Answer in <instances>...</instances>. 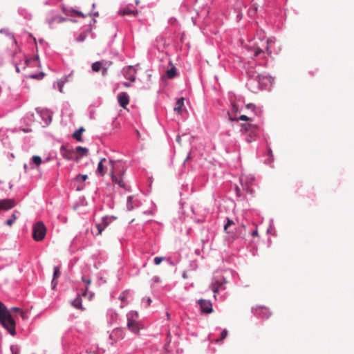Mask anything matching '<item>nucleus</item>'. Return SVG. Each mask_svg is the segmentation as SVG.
I'll use <instances>...</instances> for the list:
<instances>
[{"instance_id": "f257e3e1", "label": "nucleus", "mask_w": 354, "mask_h": 354, "mask_svg": "<svg viewBox=\"0 0 354 354\" xmlns=\"http://www.w3.org/2000/svg\"><path fill=\"white\" fill-rule=\"evenodd\" d=\"M21 310L17 307H12L8 310L6 306L0 301V324L12 336L15 335V322L11 315L12 312L19 313Z\"/></svg>"}, {"instance_id": "f03ea898", "label": "nucleus", "mask_w": 354, "mask_h": 354, "mask_svg": "<svg viewBox=\"0 0 354 354\" xmlns=\"http://www.w3.org/2000/svg\"><path fill=\"white\" fill-rule=\"evenodd\" d=\"M115 161L110 160L109 162L110 167V175L112 179V181L115 184H118L120 187L124 188L125 183L123 180L124 171H120V176H117L115 167Z\"/></svg>"}, {"instance_id": "7ed1b4c3", "label": "nucleus", "mask_w": 354, "mask_h": 354, "mask_svg": "<svg viewBox=\"0 0 354 354\" xmlns=\"http://www.w3.org/2000/svg\"><path fill=\"white\" fill-rule=\"evenodd\" d=\"M46 228L44 223L39 221L36 223L32 227V237L36 241H41L45 237Z\"/></svg>"}, {"instance_id": "20e7f679", "label": "nucleus", "mask_w": 354, "mask_h": 354, "mask_svg": "<svg viewBox=\"0 0 354 354\" xmlns=\"http://www.w3.org/2000/svg\"><path fill=\"white\" fill-rule=\"evenodd\" d=\"M82 297H87L88 300H91L93 297V293L88 292V288H86L84 291L82 293V295L78 294L77 297L72 301L71 305L81 310H84L85 308L82 306Z\"/></svg>"}, {"instance_id": "39448f33", "label": "nucleus", "mask_w": 354, "mask_h": 354, "mask_svg": "<svg viewBox=\"0 0 354 354\" xmlns=\"http://www.w3.org/2000/svg\"><path fill=\"white\" fill-rule=\"evenodd\" d=\"M242 129L247 133H249V135L246 137V141L248 142H252L254 139L253 137L257 136L258 128L256 125L252 124H242Z\"/></svg>"}, {"instance_id": "423d86ee", "label": "nucleus", "mask_w": 354, "mask_h": 354, "mask_svg": "<svg viewBox=\"0 0 354 354\" xmlns=\"http://www.w3.org/2000/svg\"><path fill=\"white\" fill-rule=\"evenodd\" d=\"M127 328L129 330L134 333H138L141 328L140 324L133 319L130 314L127 315Z\"/></svg>"}, {"instance_id": "0eeeda50", "label": "nucleus", "mask_w": 354, "mask_h": 354, "mask_svg": "<svg viewBox=\"0 0 354 354\" xmlns=\"http://www.w3.org/2000/svg\"><path fill=\"white\" fill-rule=\"evenodd\" d=\"M201 310L204 313H211L213 311L212 304L209 301L205 299H200L198 301Z\"/></svg>"}, {"instance_id": "6e6552de", "label": "nucleus", "mask_w": 354, "mask_h": 354, "mask_svg": "<svg viewBox=\"0 0 354 354\" xmlns=\"http://www.w3.org/2000/svg\"><path fill=\"white\" fill-rule=\"evenodd\" d=\"M225 283V280L224 279H223V278L218 279L216 277H214L212 280L211 288H212V291L215 294H216L219 291L220 288ZM214 297L215 298L216 297V295H214Z\"/></svg>"}, {"instance_id": "1a4fd4ad", "label": "nucleus", "mask_w": 354, "mask_h": 354, "mask_svg": "<svg viewBox=\"0 0 354 354\" xmlns=\"http://www.w3.org/2000/svg\"><path fill=\"white\" fill-rule=\"evenodd\" d=\"M124 76L133 82L136 80V70L131 66H129L123 69Z\"/></svg>"}, {"instance_id": "9d476101", "label": "nucleus", "mask_w": 354, "mask_h": 354, "mask_svg": "<svg viewBox=\"0 0 354 354\" xmlns=\"http://www.w3.org/2000/svg\"><path fill=\"white\" fill-rule=\"evenodd\" d=\"M15 205L16 203L14 199L0 200V210H8Z\"/></svg>"}, {"instance_id": "9b49d317", "label": "nucleus", "mask_w": 354, "mask_h": 354, "mask_svg": "<svg viewBox=\"0 0 354 354\" xmlns=\"http://www.w3.org/2000/svg\"><path fill=\"white\" fill-rule=\"evenodd\" d=\"M118 100L120 105L124 109H126L127 106L129 103V97L127 93L122 92L118 95Z\"/></svg>"}, {"instance_id": "f8f14e48", "label": "nucleus", "mask_w": 354, "mask_h": 354, "mask_svg": "<svg viewBox=\"0 0 354 354\" xmlns=\"http://www.w3.org/2000/svg\"><path fill=\"white\" fill-rule=\"evenodd\" d=\"M123 331L120 328L115 329L110 335V339L116 342L119 339H123Z\"/></svg>"}, {"instance_id": "ddd939ff", "label": "nucleus", "mask_w": 354, "mask_h": 354, "mask_svg": "<svg viewBox=\"0 0 354 354\" xmlns=\"http://www.w3.org/2000/svg\"><path fill=\"white\" fill-rule=\"evenodd\" d=\"M257 78L259 84L263 85L264 86H267L268 83L270 84H272V79L270 76L259 74L257 75Z\"/></svg>"}, {"instance_id": "4468645a", "label": "nucleus", "mask_w": 354, "mask_h": 354, "mask_svg": "<svg viewBox=\"0 0 354 354\" xmlns=\"http://www.w3.org/2000/svg\"><path fill=\"white\" fill-rule=\"evenodd\" d=\"M256 313L261 316L262 317L268 318L271 315V313L269 312L268 309L264 307H259L255 309Z\"/></svg>"}, {"instance_id": "2eb2a0df", "label": "nucleus", "mask_w": 354, "mask_h": 354, "mask_svg": "<svg viewBox=\"0 0 354 354\" xmlns=\"http://www.w3.org/2000/svg\"><path fill=\"white\" fill-rule=\"evenodd\" d=\"M106 158H102L100 160V162L98 163V165H97L96 173L97 174H99L100 176H103L105 174V172L104 171V165H103V163L104 162H106Z\"/></svg>"}, {"instance_id": "dca6fc26", "label": "nucleus", "mask_w": 354, "mask_h": 354, "mask_svg": "<svg viewBox=\"0 0 354 354\" xmlns=\"http://www.w3.org/2000/svg\"><path fill=\"white\" fill-rule=\"evenodd\" d=\"M107 226V223L104 219H102V222L100 223H97L95 227L97 230V232L95 234L96 236L102 234V231Z\"/></svg>"}, {"instance_id": "f3484780", "label": "nucleus", "mask_w": 354, "mask_h": 354, "mask_svg": "<svg viewBox=\"0 0 354 354\" xmlns=\"http://www.w3.org/2000/svg\"><path fill=\"white\" fill-rule=\"evenodd\" d=\"M107 226V223L104 219H102V222L100 223H97L95 227L97 230V232L95 234L96 236L102 234V231Z\"/></svg>"}, {"instance_id": "a211bd4d", "label": "nucleus", "mask_w": 354, "mask_h": 354, "mask_svg": "<svg viewBox=\"0 0 354 354\" xmlns=\"http://www.w3.org/2000/svg\"><path fill=\"white\" fill-rule=\"evenodd\" d=\"M75 152L77 153H78L80 156V158H81V157L86 156L88 155V149L85 147L78 146L75 148Z\"/></svg>"}, {"instance_id": "6ab92c4d", "label": "nucleus", "mask_w": 354, "mask_h": 354, "mask_svg": "<svg viewBox=\"0 0 354 354\" xmlns=\"http://www.w3.org/2000/svg\"><path fill=\"white\" fill-rule=\"evenodd\" d=\"M138 14V10H131L129 8H124L122 10L119 11V15L121 16L133 15L135 17Z\"/></svg>"}, {"instance_id": "aec40b11", "label": "nucleus", "mask_w": 354, "mask_h": 354, "mask_svg": "<svg viewBox=\"0 0 354 354\" xmlns=\"http://www.w3.org/2000/svg\"><path fill=\"white\" fill-rule=\"evenodd\" d=\"M85 131L83 127H80L77 131H75L73 134V138L79 142L82 141V133Z\"/></svg>"}, {"instance_id": "412c9836", "label": "nucleus", "mask_w": 354, "mask_h": 354, "mask_svg": "<svg viewBox=\"0 0 354 354\" xmlns=\"http://www.w3.org/2000/svg\"><path fill=\"white\" fill-rule=\"evenodd\" d=\"M176 75V68L174 66H171V68L166 71V76L169 79H172Z\"/></svg>"}, {"instance_id": "4be33fe9", "label": "nucleus", "mask_w": 354, "mask_h": 354, "mask_svg": "<svg viewBox=\"0 0 354 354\" xmlns=\"http://www.w3.org/2000/svg\"><path fill=\"white\" fill-rule=\"evenodd\" d=\"M66 20V19L62 16H55L54 17H53L51 19L49 20V26H52L53 24L55 23V22H57V23H62L63 21H64Z\"/></svg>"}, {"instance_id": "5701e85b", "label": "nucleus", "mask_w": 354, "mask_h": 354, "mask_svg": "<svg viewBox=\"0 0 354 354\" xmlns=\"http://www.w3.org/2000/svg\"><path fill=\"white\" fill-rule=\"evenodd\" d=\"M184 100H185L184 97H180V99L178 100V101L176 102V106L174 107V110L176 112H177V113L180 112V110L184 105Z\"/></svg>"}, {"instance_id": "b1692460", "label": "nucleus", "mask_w": 354, "mask_h": 354, "mask_svg": "<svg viewBox=\"0 0 354 354\" xmlns=\"http://www.w3.org/2000/svg\"><path fill=\"white\" fill-rule=\"evenodd\" d=\"M229 117H230V120L232 121H237L239 120H243V121H251L252 120L251 118H250L249 117H248L245 115H242L239 118H237L236 117H232V114H229Z\"/></svg>"}, {"instance_id": "393cba45", "label": "nucleus", "mask_w": 354, "mask_h": 354, "mask_svg": "<svg viewBox=\"0 0 354 354\" xmlns=\"http://www.w3.org/2000/svg\"><path fill=\"white\" fill-rule=\"evenodd\" d=\"M60 274L59 269L57 266L54 267V272H53V279L52 281V284L53 285V287H55L57 285V283L55 281V279L59 277Z\"/></svg>"}, {"instance_id": "a878e982", "label": "nucleus", "mask_w": 354, "mask_h": 354, "mask_svg": "<svg viewBox=\"0 0 354 354\" xmlns=\"http://www.w3.org/2000/svg\"><path fill=\"white\" fill-rule=\"evenodd\" d=\"M103 64L102 62H96L92 64V70L94 72H98L102 68Z\"/></svg>"}, {"instance_id": "bb28decb", "label": "nucleus", "mask_w": 354, "mask_h": 354, "mask_svg": "<svg viewBox=\"0 0 354 354\" xmlns=\"http://www.w3.org/2000/svg\"><path fill=\"white\" fill-rule=\"evenodd\" d=\"M129 295V290H127L123 291L120 295V299L121 300V301L123 303L126 302Z\"/></svg>"}, {"instance_id": "cd10ccee", "label": "nucleus", "mask_w": 354, "mask_h": 354, "mask_svg": "<svg viewBox=\"0 0 354 354\" xmlns=\"http://www.w3.org/2000/svg\"><path fill=\"white\" fill-rule=\"evenodd\" d=\"M227 334H228V331L227 329H224L222 330L221 333V337L219 339H217L216 340V342H218L220 341H223L224 339L226 338V337L227 336Z\"/></svg>"}, {"instance_id": "c85d7f7f", "label": "nucleus", "mask_w": 354, "mask_h": 354, "mask_svg": "<svg viewBox=\"0 0 354 354\" xmlns=\"http://www.w3.org/2000/svg\"><path fill=\"white\" fill-rule=\"evenodd\" d=\"M272 44H274V41L272 39H268L267 40L266 52L269 55L272 54V51L270 50V46Z\"/></svg>"}, {"instance_id": "c756f323", "label": "nucleus", "mask_w": 354, "mask_h": 354, "mask_svg": "<svg viewBox=\"0 0 354 354\" xmlns=\"http://www.w3.org/2000/svg\"><path fill=\"white\" fill-rule=\"evenodd\" d=\"M32 161L36 165H39L42 162L41 158L39 156H33L32 158Z\"/></svg>"}, {"instance_id": "7c9ffc66", "label": "nucleus", "mask_w": 354, "mask_h": 354, "mask_svg": "<svg viewBox=\"0 0 354 354\" xmlns=\"http://www.w3.org/2000/svg\"><path fill=\"white\" fill-rule=\"evenodd\" d=\"M88 178L87 175L85 174H79L75 178V180L77 182H83L85 181Z\"/></svg>"}, {"instance_id": "2f4dec72", "label": "nucleus", "mask_w": 354, "mask_h": 354, "mask_svg": "<svg viewBox=\"0 0 354 354\" xmlns=\"http://www.w3.org/2000/svg\"><path fill=\"white\" fill-rule=\"evenodd\" d=\"M17 219V216L15 213H13L11 216V218L6 221V224L9 226H11Z\"/></svg>"}, {"instance_id": "473e14b6", "label": "nucleus", "mask_w": 354, "mask_h": 354, "mask_svg": "<svg viewBox=\"0 0 354 354\" xmlns=\"http://www.w3.org/2000/svg\"><path fill=\"white\" fill-rule=\"evenodd\" d=\"M66 81H67V80H66V78H65L64 80H61L57 82V87H58L59 92L63 93V86H64V82Z\"/></svg>"}, {"instance_id": "72a5a7b5", "label": "nucleus", "mask_w": 354, "mask_h": 354, "mask_svg": "<svg viewBox=\"0 0 354 354\" xmlns=\"http://www.w3.org/2000/svg\"><path fill=\"white\" fill-rule=\"evenodd\" d=\"M238 111H239V109H238L237 106L236 104H232V113H229L228 115L232 114V117H236Z\"/></svg>"}, {"instance_id": "f704fd0d", "label": "nucleus", "mask_w": 354, "mask_h": 354, "mask_svg": "<svg viewBox=\"0 0 354 354\" xmlns=\"http://www.w3.org/2000/svg\"><path fill=\"white\" fill-rule=\"evenodd\" d=\"M61 150L63 151L64 150L65 151V153H63V156L66 158V159H68V160H71L72 158L69 156V153H70V151H67L64 146H62L61 147Z\"/></svg>"}, {"instance_id": "c9c22d12", "label": "nucleus", "mask_w": 354, "mask_h": 354, "mask_svg": "<svg viewBox=\"0 0 354 354\" xmlns=\"http://www.w3.org/2000/svg\"><path fill=\"white\" fill-rule=\"evenodd\" d=\"M234 225V222H233V221L230 220V218H227V223H226V224L224 225V230H225L226 232L229 233V232L227 231V228H228L230 225Z\"/></svg>"}, {"instance_id": "e433bc0d", "label": "nucleus", "mask_w": 354, "mask_h": 354, "mask_svg": "<svg viewBox=\"0 0 354 354\" xmlns=\"http://www.w3.org/2000/svg\"><path fill=\"white\" fill-rule=\"evenodd\" d=\"M44 73H40L39 74L32 75H30V77L33 78V79L41 80V79H42L44 77Z\"/></svg>"}, {"instance_id": "4c0bfd02", "label": "nucleus", "mask_w": 354, "mask_h": 354, "mask_svg": "<svg viewBox=\"0 0 354 354\" xmlns=\"http://www.w3.org/2000/svg\"><path fill=\"white\" fill-rule=\"evenodd\" d=\"M262 52L263 50L259 47H255L254 49V56L257 57Z\"/></svg>"}, {"instance_id": "58836bf2", "label": "nucleus", "mask_w": 354, "mask_h": 354, "mask_svg": "<svg viewBox=\"0 0 354 354\" xmlns=\"http://www.w3.org/2000/svg\"><path fill=\"white\" fill-rule=\"evenodd\" d=\"M164 259H165L164 257H155L154 258L155 264L159 265Z\"/></svg>"}, {"instance_id": "ea45409f", "label": "nucleus", "mask_w": 354, "mask_h": 354, "mask_svg": "<svg viewBox=\"0 0 354 354\" xmlns=\"http://www.w3.org/2000/svg\"><path fill=\"white\" fill-rule=\"evenodd\" d=\"M19 315H20L21 317L24 320H25V319H28V315H27L26 313L24 312L23 310H21V311L19 312Z\"/></svg>"}, {"instance_id": "a19ab883", "label": "nucleus", "mask_w": 354, "mask_h": 354, "mask_svg": "<svg viewBox=\"0 0 354 354\" xmlns=\"http://www.w3.org/2000/svg\"><path fill=\"white\" fill-rule=\"evenodd\" d=\"M246 108L254 111L255 109V105L252 103H250L246 105Z\"/></svg>"}, {"instance_id": "79ce46f5", "label": "nucleus", "mask_w": 354, "mask_h": 354, "mask_svg": "<svg viewBox=\"0 0 354 354\" xmlns=\"http://www.w3.org/2000/svg\"><path fill=\"white\" fill-rule=\"evenodd\" d=\"M101 69H102V75L103 76L106 75V74H107V68L104 67V66H102V68Z\"/></svg>"}, {"instance_id": "37998d69", "label": "nucleus", "mask_w": 354, "mask_h": 354, "mask_svg": "<svg viewBox=\"0 0 354 354\" xmlns=\"http://www.w3.org/2000/svg\"><path fill=\"white\" fill-rule=\"evenodd\" d=\"M236 193L238 196L241 195V190L240 188L238 186H236L235 187Z\"/></svg>"}, {"instance_id": "c03bdc74", "label": "nucleus", "mask_w": 354, "mask_h": 354, "mask_svg": "<svg viewBox=\"0 0 354 354\" xmlns=\"http://www.w3.org/2000/svg\"><path fill=\"white\" fill-rule=\"evenodd\" d=\"M176 141L179 143L180 145H182L181 143V137L180 136H177L176 137Z\"/></svg>"}, {"instance_id": "a18cd8bd", "label": "nucleus", "mask_w": 354, "mask_h": 354, "mask_svg": "<svg viewBox=\"0 0 354 354\" xmlns=\"http://www.w3.org/2000/svg\"><path fill=\"white\" fill-rule=\"evenodd\" d=\"M82 281L87 283V285H89L91 283V281L90 279H84V277H82Z\"/></svg>"}, {"instance_id": "49530a36", "label": "nucleus", "mask_w": 354, "mask_h": 354, "mask_svg": "<svg viewBox=\"0 0 354 354\" xmlns=\"http://www.w3.org/2000/svg\"><path fill=\"white\" fill-rule=\"evenodd\" d=\"M252 235L253 236H258V231H257V230H254V231L252 232Z\"/></svg>"}, {"instance_id": "de8ad7c7", "label": "nucleus", "mask_w": 354, "mask_h": 354, "mask_svg": "<svg viewBox=\"0 0 354 354\" xmlns=\"http://www.w3.org/2000/svg\"><path fill=\"white\" fill-rule=\"evenodd\" d=\"M151 303V299L149 297L147 299V306H150Z\"/></svg>"}, {"instance_id": "09e8293b", "label": "nucleus", "mask_w": 354, "mask_h": 354, "mask_svg": "<svg viewBox=\"0 0 354 354\" xmlns=\"http://www.w3.org/2000/svg\"><path fill=\"white\" fill-rule=\"evenodd\" d=\"M124 86L127 88H129L130 86V84L129 82H124Z\"/></svg>"}, {"instance_id": "8fccbe9b", "label": "nucleus", "mask_w": 354, "mask_h": 354, "mask_svg": "<svg viewBox=\"0 0 354 354\" xmlns=\"http://www.w3.org/2000/svg\"><path fill=\"white\" fill-rule=\"evenodd\" d=\"M268 154H269L270 156H272V150H271V149H269V150H268Z\"/></svg>"}, {"instance_id": "3c124183", "label": "nucleus", "mask_w": 354, "mask_h": 354, "mask_svg": "<svg viewBox=\"0 0 354 354\" xmlns=\"http://www.w3.org/2000/svg\"><path fill=\"white\" fill-rule=\"evenodd\" d=\"M11 350H12V354H17V352L15 351L14 348L12 347L11 348Z\"/></svg>"}, {"instance_id": "603ef678", "label": "nucleus", "mask_w": 354, "mask_h": 354, "mask_svg": "<svg viewBox=\"0 0 354 354\" xmlns=\"http://www.w3.org/2000/svg\"><path fill=\"white\" fill-rule=\"evenodd\" d=\"M167 319H169L170 317V314L169 313H167Z\"/></svg>"}, {"instance_id": "864d4df0", "label": "nucleus", "mask_w": 354, "mask_h": 354, "mask_svg": "<svg viewBox=\"0 0 354 354\" xmlns=\"http://www.w3.org/2000/svg\"><path fill=\"white\" fill-rule=\"evenodd\" d=\"M44 4L48 5V4H49V2L48 1H44Z\"/></svg>"}, {"instance_id": "5fc2aeb1", "label": "nucleus", "mask_w": 354, "mask_h": 354, "mask_svg": "<svg viewBox=\"0 0 354 354\" xmlns=\"http://www.w3.org/2000/svg\"><path fill=\"white\" fill-rule=\"evenodd\" d=\"M131 199H132V198H131V196H129V197L128 198V202H130V201H131Z\"/></svg>"}, {"instance_id": "6e6d98bb", "label": "nucleus", "mask_w": 354, "mask_h": 354, "mask_svg": "<svg viewBox=\"0 0 354 354\" xmlns=\"http://www.w3.org/2000/svg\"><path fill=\"white\" fill-rule=\"evenodd\" d=\"M139 3H140L139 0H136V3L137 5H138V4H139Z\"/></svg>"}, {"instance_id": "4d7b16f0", "label": "nucleus", "mask_w": 354, "mask_h": 354, "mask_svg": "<svg viewBox=\"0 0 354 354\" xmlns=\"http://www.w3.org/2000/svg\"><path fill=\"white\" fill-rule=\"evenodd\" d=\"M83 39H84V37H82V36H80V41H82Z\"/></svg>"}, {"instance_id": "13d9d810", "label": "nucleus", "mask_w": 354, "mask_h": 354, "mask_svg": "<svg viewBox=\"0 0 354 354\" xmlns=\"http://www.w3.org/2000/svg\"><path fill=\"white\" fill-rule=\"evenodd\" d=\"M183 277L185 278L186 277V274L184 273L183 274Z\"/></svg>"}, {"instance_id": "bf43d9fd", "label": "nucleus", "mask_w": 354, "mask_h": 354, "mask_svg": "<svg viewBox=\"0 0 354 354\" xmlns=\"http://www.w3.org/2000/svg\"><path fill=\"white\" fill-rule=\"evenodd\" d=\"M17 71L19 72V68L17 67Z\"/></svg>"}, {"instance_id": "052dcab7", "label": "nucleus", "mask_w": 354, "mask_h": 354, "mask_svg": "<svg viewBox=\"0 0 354 354\" xmlns=\"http://www.w3.org/2000/svg\"><path fill=\"white\" fill-rule=\"evenodd\" d=\"M242 227L245 229V226L244 225H242Z\"/></svg>"}]
</instances>
